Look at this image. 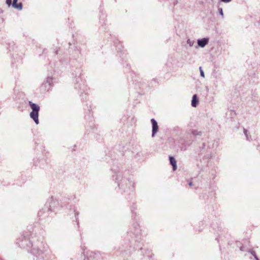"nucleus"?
<instances>
[{
  "label": "nucleus",
  "instance_id": "38",
  "mask_svg": "<svg viewBox=\"0 0 260 260\" xmlns=\"http://www.w3.org/2000/svg\"><path fill=\"white\" fill-rule=\"evenodd\" d=\"M180 141H181L180 142H185V139H184L183 138H181L180 139Z\"/></svg>",
  "mask_w": 260,
  "mask_h": 260
},
{
  "label": "nucleus",
  "instance_id": "18",
  "mask_svg": "<svg viewBox=\"0 0 260 260\" xmlns=\"http://www.w3.org/2000/svg\"><path fill=\"white\" fill-rule=\"evenodd\" d=\"M199 103V100L197 94H193L191 100V106L196 107Z\"/></svg>",
  "mask_w": 260,
  "mask_h": 260
},
{
  "label": "nucleus",
  "instance_id": "9",
  "mask_svg": "<svg viewBox=\"0 0 260 260\" xmlns=\"http://www.w3.org/2000/svg\"><path fill=\"white\" fill-rule=\"evenodd\" d=\"M151 122L152 124V137H154L156 133L158 131V125L157 122L154 118L151 119Z\"/></svg>",
  "mask_w": 260,
  "mask_h": 260
},
{
  "label": "nucleus",
  "instance_id": "2",
  "mask_svg": "<svg viewBox=\"0 0 260 260\" xmlns=\"http://www.w3.org/2000/svg\"><path fill=\"white\" fill-rule=\"evenodd\" d=\"M42 236H38L33 233L28 234L27 232H25L17 244L28 251L31 248L30 253L33 255L34 260H45L48 247L44 242Z\"/></svg>",
  "mask_w": 260,
  "mask_h": 260
},
{
  "label": "nucleus",
  "instance_id": "1",
  "mask_svg": "<svg viewBox=\"0 0 260 260\" xmlns=\"http://www.w3.org/2000/svg\"><path fill=\"white\" fill-rule=\"evenodd\" d=\"M137 208L136 205L135 203H133L132 206H131V211L132 214V219L133 221L135 222L133 223L131 231L129 233L130 236H132V234L134 236L135 242V246L132 248V246H129V248L131 249H126V248L127 247V245L126 246H124L121 248L120 250V252L122 255V256L125 257V255H130L131 254L132 251H135L136 249L138 250V253L141 256L144 257V258L146 259L150 260L151 258L153 256V254H149L150 251L148 249H146L143 247L144 246L143 244V238L144 237L143 234L142 233V231L140 229V226L138 222L139 217L137 215V213L135 212V210Z\"/></svg>",
  "mask_w": 260,
  "mask_h": 260
},
{
  "label": "nucleus",
  "instance_id": "6",
  "mask_svg": "<svg viewBox=\"0 0 260 260\" xmlns=\"http://www.w3.org/2000/svg\"><path fill=\"white\" fill-rule=\"evenodd\" d=\"M28 103L31 109V111L29 113V116L36 124H38L39 123V116L40 107L39 105L33 103L31 101H29Z\"/></svg>",
  "mask_w": 260,
  "mask_h": 260
},
{
  "label": "nucleus",
  "instance_id": "22",
  "mask_svg": "<svg viewBox=\"0 0 260 260\" xmlns=\"http://www.w3.org/2000/svg\"><path fill=\"white\" fill-rule=\"evenodd\" d=\"M73 212H74L76 222H77V224L78 226L79 227V220H78V215L79 214V212L75 210L74 207L73 208Z\"/></svg>",
  "mask_w": 260,
  "mask_h": 260
},
{
  "label": "nucleus",
  "instance_id": "23",
  "mask_svg": "<svg viewBox=\"0 0 260 260\" xmlns=\"http://www.w3.org/2000/svg\"><path fill=\"white\" fill-rule=\"evenodd\" d=\"M16 48L15 44L13 43H12V44H10L9 45L8 49L10 51H14L15 48Z\"/></svg>",
  "mask_w": 260,
  "mask_h": 260
},
{
  "label": "nucleus",
  "instance_id": "29",
  "mask_svg": "<svg viewBox=\"0 0 260 260\" xmlns=\"http://www.w3.org/2000/svg\"><path fill=\"white\" fill-rule=\"evenodd\" d=\"M60 62L62 64H67L68 63V60L67 59H60Z\"/></svg>",
  "mask_w": 260,
  "mask_h": 260
},
{
  "label": "nucleus",
  "instance_id": "16",
  "mask_svg": "<svg viewBox=\"0 0 260 260\" xmlns=\"http://www.w3.org/2000/svg\"><path fill=\"white\" fill-rule=\"evenodd\" d=\"M114 45L115 46L117 51L122 53L123 47L120 42L116 39L114 41Z\"/></svg>",
  "mask_w": 260,
  "mask_h": 260
},
{
  "label": "nucleus",
  "instance_id": "7",
  "mask_svg": "<svg viewBox=\"0 0 260 260\" xmlns=\"http://www.w3.org/2000/svg\"><path fill=\"white\" fill-rule=\"evenodd\" d=\"M207 143V149L208 150V154L207 155H205L203 157L202 160L201 161V162H204V164L207 163L206 166L208 165V164L209 163V158H211L212 155V152L211 151L214 149L215 148L217 147V142L215 141V140H208L206 142Z\"/></svg>",
  "mask_w": 260,
  "mask_h": 260
},
{
  "label": "nucleus",
  "instance_id": "10",
  "mask_svg": "<svg viewBox=\"0 0 260 260\" xmlns=\"http://www.w3.org/2000/svg\"><path fill=\"white\" fill-rule=\"evenodd\" d=\"M209 41V39L208 37L198 39V40H197L198 46H196V48H198V47L204 48V47H205L208 44Z\"/></svg>",
  "mask_w": 260,
  "mask_h": 260
},
{
  "label": "nucleus",
  "instance_id": "5",
  "mask_svg": "<svg viewBox=\"0 0 260 260\" xmlns=\"http://www.w3.org/2000/svg\"><path fill=\"white\" fill-rule=\"evenodd\" d=\"M59 202L56 198L51 196L47 201L46 204L42 210L38 212V216L39 217H45L48 216V212L54 211V209L57 207Z\"/></svg>",
  "mask_w": 260,
  "mask_h": 260
},
{
  "label": "nucleus",
  "instance_id": "27",
  "mask_svg": "<svg viewBox=\"0 0 260 260\" xmlns=\"http://www.w3.org/2000/svg\"><path fill=\"white\" fill-rule=\"evenodd\" d=\"M200 72V76L203 78L205 77V74L202 68V67H199Z\"/></svg>",
  "mask_w": 260,
  "mask_h": 260
},
{
  "label": "nucleus",
  "instance_id": "17",
  "mask_svg": "<svg viewBox=\"0 0 260 260\" xmlns=\"http://www.w3.org/2000/svg\"><path fill=\"white\" fill-rule=\"evenodd\" d=\"M207 143L206 142H204L202 143L201 146H199V151L200 153L199 154H202L204 152H208V150L207 149Z\"/></svg>",
  "mask_w": 260,
  "mask_h": 260
},
{
  "label": "nucleus",
  "instance_id": "26",
  "mask_svg": "<svg viewBox=\"0 0 260 260\" xmlns=\"http://www.w3.org/2000/svg\"><path fill=\"white\" fill-rule=\"evenodd\" d=\"M187 43L190 47H192L194 44V41H192L190 39H188L187 40Z\"/></svg>",
  "mask_w": 260,
  "mask_h": 260
},
{
  "label": "nucleus",
  "instance_id": "12",
  "mask_svg": "<svg viewBox=\"0 0 260 260\" xmlns=\"http://www.w3.org/2000/svg\"><path fill=\"white\" fill-rule=\"evenodd\" d=\"M53 84V78L52 76H48L46 78V82L44 83L42 87L45 86V90H48Z\"/></svg>",
  "mask_w": 260,
  "mask_h": 260
},
{
  "label": "nucleus",
  "instance_id": "48",
  "mask_svg": "<svg viewBox=\"0 0 260 260\" xmlns=\"http://www.w3.org/2000/svg\"><path fill=\"white\" fill-rule=\"evenodd\" d=\"M236 244L237 245L238 242H237V241H236Z\"/></svg>",
  "mask_w": 260,
  "mask_h": 260
},
{
  "label": "nucleus",
  "instance_id": "25",
  "mask_svg": "<svg viewBox=\"0 0 260 260\" xmlns=\"http://www.w3.org/2000/svg\"><path fill=\"white\" fill-rule=\"evenodd\" d=\"M218 12L219 14L222 16V18H223L224 14H223L222 8L221 7H218Z\"/></svg>",
  "mask_w": 260,
  "mask_h": 260
},
{
  "label": "nucleus",
  "instance_id": "4",
  "mask_svg": "<svg viewBox=\"0 0 260 260\" xmlns=\"http://www.w3.org/2000/svg\"><path fill=\"white\" fill-rule=\"evenodd\" d=\"M82 70L80 68L76 69V70L72 73L73 81L74 83V87L78 89L80 93V96L82 100L86 99V94L84 93L85 92L86 86L82 81L81 75H82Z\"/></svg>",
  "mask_w": 260,
  "mask_h": 260
},
{
  "label": "nucleus",
  "instance_id": "47",
  "mask_svg": "<svg viewBox=\"0 0 260 260\" xmlns=\"http://www.w3.org/2000/svg\"><path fill=\"white\" fill-rule=\"evenodd\" d=\"M203 166H202V168H201V170H203Z\"/></svg>",
  "mask_w": 260,
  "mask_h": 260
},
{
  "label": "nucleus",
  "instance_id": "21",
  "mask_svg": "<svg viewBox=\"0 0 260 260\" xmlns=\"http://www.w3.org/2000/svg\"><path fill=\"white\" fill-rule=\"evenodd\" d=\"M243 133L246 137V140L248 141H249V142L251 141L252 140V138H251V136L248 134V130L247 129L245 128L244 127H243Z\"/></svg>",
  "mask_w": 260,
  "mask_h": 260
},
{
  "label": "nucleus",
  "instance_id": "36",
  "mask_svg": "<svg viewBox=\"0 0 260 260\" xmlns=\"http://www.w3.org/2000/svg\"><path fill=\"white\" fill-rule=\"evenodd\" d=\"M228 245L232 246V242L231 241H228Z\"/></svg>",
  "mask_w": 260,
  "mask_h": 260
},
{
  "label": "nucleus",
  "instance_id": "19",
  "mask_svg": "<svg viewBox=\"0 0 260 260\" xmlns=\"http://www.w3.org/2000/svg\"><path fill=\"white\" fill-rule=\"evenodd\" d=\"M189 134L194 137H197L198 136L201 137L203 135V133L202 131L193 129L190 131V133Z\"/></svg>",
  "mask_w": 260,
  "mask_h": 260
},
{
  "label": "nucleus",
  "instance_id": "43",
  "mask_svg": "<svg viewBox=\"0 0 260 260\" xmlns=\"http://www.w3.org/2000/svg\"><path fill=\"white\" fill-rule=\"evenodd\" d=\"M255 260H260L258 257H255V258H254Z\"/></svg>",
  "mask_w": 260,
  "mask_h": 260
},
{
  "label": "nucleus",
  "instance_id": "45",
  "mask_svg": "<svg viewBox=\"0 0 260 260\" xmlns=\"http://www.w3.org/2000/svg\"><path fill=\"white\" fill-rule=\"evenodd\" d=\"M177 3V0H175L174 3L175 4V3Z\"/></svg>",
  "mask_w": 260,
  "mask_h": 260
},
{
  "label": "nucleus",
  "instance_id": "34",
  "mask_svg": "<svg viewBox=\"0 0 260 260\" xmlns=\"http://www.w3.org/2000/svg\"><path fill=\"white\" fill-rule=\"evenodd\" d=\"M244 248L245 247L243 246H241L240 247V250L242 251H244L245 250Z\"/></svg>",
  "mask_w": 260,
  "mask_h": 260
},
{
  "label": "nucleus",
  "instance_id": "13",
  "mask_svg": "<svg viewBox=\"0 0 260 260\" xmlns=\"http://www.w3.org/2000/svg\"><path fill=\"white\" fill-rule=\"evenodd\" d=\"M84 256V260H94V259L96 257V254L93 252H90L87 253L86 255L84 254V252H82Z\"/></svg>",
  "mask_w": 260,
  "mask_h": 260
},
{
  "label": "nucleus",
  "instance_id": "24",
  "mask_svg": "<svg viewBox=\"0 0 260 260\" xmlns=\"http://www.w3.org/2000/svg\"><path fill=\"white\" fill-rule=\"evenodd\" d=\"M252 99L254 102H258V97L257 95L256 94H255V93H253L252 94Z\"/></svg>",
  "mask_w": 260,
  "mask_h": 260
},
{
  "label": "nucleus",
  "instance_id": "14",
  "mask_svg": "<svg viewBox=\"0 0 260 260\" xmlns=\"http://www.w3.org/2000/svg\"><path fill=\"white\" fill-rule=\"evenodd\" d=\"M236 116V113L235 110L234 109H232L230 108L229 110L226 113V116L228 119L231 118V120L234 118V117Z\"/></svg>",
  "mask_w": 260,
  "mask_h": 260
},
{
  "label": "nucleus",
  "instance_id": "28",
  "mask_svg": "<svg viewBox=\"0 0 260 260\" xmlns=\"http://www.w3.org/2000/svg\"><path fill=\"white\" fill-rule=\"evenodd\" d=\"M223 237H224L225 238H226L225 236L222 235V234H221V235H219V236L216 238V240L218 241V242H219V239H221V240L222 241Z\"/></svg>",
  "mask_w": 260,
  "mask_h": 260
},
{
  "label": "nucleus",
  "instance_id": "11",
  "mask_svg": "<svg viewBox=\"0 0 260 260\" xmlns=\"http://www.w3.org/2000/svg\"><path fill=\"white\" fill-rule=\"evenodd\" d=\"M47 157L44 156L42 158H38L37 159H34V165L36 166H39L41 167L44 166L45 164L47 163Z\"/></svg>",
  "mask_w": 260,
  "mask_h": 260
},
{
  "label": "nucleus",
  "instance_id": "15",
  "mask_svg": "<svg viewBox=\"0 0 260 260\" xmlns=\"http://www.w3.org/2000/svg\"><path fill=\"white\" fill-rule=\"evenodd\" d=\"M169 159L170 161V165L172 166V169L173 171H175L177 170V161L175 158L173 156H169Z\"/></svg>",
  "mask_w": 260,
  "mask_h": 260
},
{
  "label": "nucleus",
  "instance_id": "32",
  "mask_svg": "<svg viewBox=\"0 0 260 260\" xmlns=\"http://www.w3.org/2000/svg\"><path fill=\"white\" fill-rule=\"evenodd\" d=\"M231 1H232V0H219V3L223 2L224 3H229Z\"/></svg>",
  "mask_w": 260,
  "mask_h": 260
},
{
  "label": "nucleus",
  "instance_id": "3",
  "mask_svg": "<svg viewBox=\"0 0 260 260\" xmlns=\"http://www.w3.org/2000/svg\"><path fill=\"white\" fill-rule=\"evenodd\" d=\"M111 171L114 173L112 175V179L118 184L120 189L123 192L128 193V197L127 199H130L134 193V183L129 178H123L122 171L119 167L113 165L111 168Z\"/></svg>",
  "mask_w": 260,
  "mask_h": 260
},
{
  "label": "nucleus",
  "instance_id": "41",
  "mask_svg": "<svg viewBox=\"0 0 260 260\" xmlns=\"http://www.w3.org/2000/svg\"><path fill=\"white\" fill-rule=\"evenodd\" d=\"M240 100V98L238 97V95H237V102H239V101Z\"/></svg>",
  "mask_w": 260,
  "mask_h": 260
},
{
  "label": "nucleus",
  "instance_id": "30",
  "mask_svg": "<svg viewBox=\"0 0 260 260\" xmlns=\"http://www.w3.org/2000/svg\"><path fill=\"white\" fill-rule=\"evenodd\" d=\"M75 50L79 52V54H80L81 56L82 55V52H81V49L80 48H78V47H76Z\"/></svg>",
  "mask_w": 260,
  "mask_h": 260
},
{
  "label": "nucleus",
  "instance_id": "42",
  "mask_svg": "<svg viewBox=\"0 0 260 260\" xmlns=\"http://www.w3.org/2000/svg\"><path fill=\"white\" fill-rule=\"evenodd\" d=\"M81 249H82V250H83V251H84V250H85V249H84V246H81Z\"/></svg>",
  "mask_w": 260,
  "mask_h": 260
},
{
  "label": "nucleus",
  "instance_id": "35",
  "mask_svg": "<svg viewBox=\"0 0 260 260\" xmlns=\"http://www.w3.org/2000/svg\"><path fill=\"white\" fill-rule=\"evenodd\" d=\"M189 146V143H188L187 144H185L184 145V149H186V147L187 146Z\"/></svg>",
  "mask_w": 260,
  "mask_h": 260
},
{
  "label": "nucleus",
  "instance_id": "37",
  "mask_svg": "<svg viewBox=\"0 0 260 260\" xmlns=\"http://www.w3.org/2000/svg\"><path fill=\"white\" fill-rule=\"evenodd\" d=\"M188 185L190 186H192L193 185V183L191 181H190L189 183H188Z\"/></svg>",
  "mask_w": 260,
  "mask_h": 260
},
{
  "label": "nucleus",
  "instance_id": "20",
  "mask_svg": "<svg viewBox=\"0 0 260 260\" xmlns=\"http://www.w3.org/2000/svg\"><path fill=\"white\" fill-rule=\"evenodd\" d=\"M173 62H175V60L171 58L169 59L166 63V66L170 69V70L176 67L175 65H174Z\"/></svg>",
  "mask_w": 260,
  "mask_h": 260
},
{
  "label": "nucleus",
  "instance_id": "46",
  "mask_svg": "<svg viewBox=\"0 0 260 260\" xmlns=\"http://www.w3.org/2000/svg\"><path fill=\"white\" fill-rule=\"evenodd\" d=\"M253 75H254V76H256V74L254 73H253Z\"/></svg>",
  "mask_w": 260,
  "mask_h": 260
},
{
  "label": "nucleus",
  "instance_id": "44",
  "mask_svg": "<svg viewBox=\"0 0 260 260\" xmlns=\"http://www.w3.org/2000/svg\"><path fill=\"white\" fill-rule=\"evenodd\" d=\"M57 52H58L57 50L55 51V53L56 54H57L58 53Z\"/></svg>",
  "mask_w": 260,
  "mask_h": 260
},
{
  "label": "nucleus",
  "instance_id": "39",
  "mask_svg": "<svg viewBox=\"0 0 260 260\" xmlns=\"http://www.w3.org/2000/svg\"><path fill=\"white\" fill-rule=\"evenodd\" d=\"M105 29V27H104V26H102L100 27V29H101H101Z\"/></svg>",
  "mask_w": 260,
  "mask_h": 260
},
{
  "label": "nucleus",
  "instance_id": "40",
  "mask_svg": "<svg viewBox=\"0 0 260 260\" xmlns=\"http://www.w3.org/2000/svg\"><path fill=\"white\" fill-rule=\"evenodd\" d=\"M253 256L254 257V258H255V257H258V256H257V255H256V254H255L254 255H253Z\"/></svg>",
  "mask_w": 260,
  "mask_h": 260
},
{
  "label": "nucleus",
  "instance_id": "33",
  "mask_svg": "<svg viewBox=\"0 0 260 260\" xmlns=\"http://www.w3.org/2000/svg\"><path fill=\"white\" fill-rule=\"evenodd\" d=\"M240 126V123L239 122H237V123L235 125L234 128L235 129H238L239 128Z\"/></svg>",
  "mask_w": 260,
  "mask_h": 260
},
{
  "label": "nucleus",
  "instance_id": "31",
  "mask_svg": "<svg viewBox=\"0 0 260 260\" xmlns=\"http://www.w3.org/2000/svg\"><path fill=\"white\" fill-rule=\"evenodd\" d=\"M248 252L250 253L252 256L256 254V252L252 249H249L248 250Z\"/></svg>",
  "mask_w": 260,
  "mask_h": 260
},
{
  "label": "nucleus",
  "instance_id": "8",
  "mask_svg": "<svg viewBox=\"0 0 260 260\" xmlns=\"http://www.w3.org/2000/svg\"><path fill=\"white\" fill-rule=\"evenodd\" d=\"M6 4L8 7L11 6L18 10H21L23 9V5L21 2L18 3V0H6Z\"/></svg>",
  "mask_w": 260,
  "mask_h": 260
}]
</instances>
